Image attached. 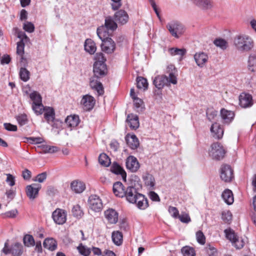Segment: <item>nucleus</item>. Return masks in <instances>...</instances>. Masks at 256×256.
Returning <instances> with one entry per match:
<instances>
[{"label":"nucleus","mask_w":256,"mask_h":256,"mask_svg":"<svg viewBox=\"0 0 256 256\" xmlns=\"http://www.w3.org/2000/svg\"><path fill=\"white\" fill-rule=\"evenodd\" d=\"M234 42L236 50L242 52H249L254 46V40L246 35H240L236 36Z\"/></svg>","instance_id":"obj_1"},{"label":"nucleus","mask_w":256,"mask_h":256,"mask_svg":"<svg viewBox=\"0 0 256 256\" xmlns=\"http://www.w3.org/2000/svg\"><path fill=\"white\" fill-rule=\"evenodd\" d=\"M95 62L93 66L94 76L101 78L106 74L107 68L105 63L106 58L102 52H97L94 56Z\"/></svg>","instance_id":"obj_2"},{"label":"nucleus","mask_w":256,"mask_h":256,"mask_svg":"<svg viewBox=\"0 0 256 256\" xmlns=\"http://www.w3.org/2000/svg\"><path fill=\"white\" fill-rule=\"evenodd\" d=\"M96 33L99 38L102 40L100 45L102 50L106 54H112L116 50V44L113 40L109 37L104 38L106 32H103L100 28H97Z\"/></svg>","instance_id":"obj_3"},{"label":"nucleus","mask_w":256,"mask_h":256,"mask_svg":"<svg viewBox=\"0 0 256 256\" xmlns=\"http://www.w3.org/2000/svg\"><path fill=\"white\" fill-rule=\"evenodd\" d=\"M225 154L226 151L220 143L215 142L211 145L210 155L212 159L220 160L224 158Z\"/></svg>","instance_id":"obj_4"},{"label":"nucleus","mask_w":256,"mask_h":256,"mask_svg":"<svg viewBox=\"0 0 256 256\" xmlns=\"http://www.w3.org/2000/svg\"><path fill=\"white\" fill-rule=\"evenodd\" d=\"M170 34L174 38H178L184 32V26L178 22L174 21L166 25Z\"/></svg>","instance_id":"obj_5"},{"label":"nucleus","mask_w":256,"mask_h":256,"mask_svg":"<svg viewBox=\"0 0 256 256\" xmlns=\"http://www.w3.org/2000/svg\"><path fill=\"white\" fill-rule=\"evenodd\" d=\"M220 176L224 182H230L234 178L233 170L228 164H222L221 166Z\"/></svg>","instance_id":"obj_6"},{"label":"nucleus","mask_w":256,"mask_h":256,"mask_svg":"<svg viewBox=\"0 0 256 256\" xmlns=\"http://www.w3.org/2000/svg\"><path fill=\"white\" fill-rule=\"evenodd\" d=\"M90 208L95 212H100L102 208V203L100 197L96 195H91L88 198Z\"/></svg>","instance_id":"obj_7"},{"label":"nucleus","mask_w":256,"mask_h":256,"mask_svg":"<svg viewBox=\"0 0 256 256\" xmlns=\"http://www.w3.org/2000/svg\"><path fill=\"white\" fill-rule=\"evenodd\" d=\"M226 238L231 241L234 246L238 248H242L244 246V242L242 240H240L234 231L226 229L224 230Z\"/></svg>","instance_id":"obj_8"},{"label":"nucleus","mask_w":256,"mask_h":256,"mask_svg":"<svg viewBox=\"0 0 256 256\" xmlns=\"http://www.w3.org/2000/svg\"><path fill=\"white\" fill-rule=\"evenodd\" d=\"M126 166L127 170L130 172H136L140 168V164L135 156H130L126 160Z\"/></svg>","instance_id":"obj_9"},{"label":"nucleus","mask_w":256,"mask_h":256,"mask_svg":"<svg viewBox=\"0 0 256 256\" xmlns=\"http://www.w3.org/2000/svg\"><path fill=\"white\" fill-rule=\"evenodd\" d=\"M54 222L58 224H62L66 220V212L64 210L57 208L52 214Z\"/></svg>","instance_id":"obj_10"},{"label":"nucleus","mask_w":256,"mask_h":256,"mask_svg":"<svg viewBox=\"0 0 256 256\" xmlns=\"http://www.w3.org/2000/svg\"><path fill=\"white\" fill-rule=\"evenodd\" d=\"M41 188V186L40 184H32L27 186L26 187V194L28 198L31 200H34L37 198L38 192Z\"/></svg>","instance_id":"obj_11"},{"label":"nucleus","mask_w":256,"mask_h":256,"mask_svg":"<svg viewBox=\"0 0 256 256\" xmlns=\"http://www.w3.org/2000/svg\"><path fill=\"white\" fill-rule=\"evenodd\" d=\"M95 102V99L92 96L86 94L83 96L80 104L82 105L84 110L89 111L93 108Z\"/></svg>","instance_id":"obj_12"},{"label":"nucleus","mask_w":256,"mask_h":256,"mask_svg":"<svg viewBox=\"0 0 256 256\" xmlns=\"http://www.w3.org/2000/svg\"><path fill=\"white\" fill-rule=\"evenodd\" d=\"M239 104L244 108L252 106L253 104L252 95L245 92L242 93L239 96Z\"/></svg>","instance_id":"obj_13"},{"label":"nucleus","mask_w":256,"mask_h":256,"mask_svg":"<svg viewBox=\"0 0 256 256\" xmlns=\"http://www.w3.org/2000/svg\"><path fill=\"white\" fill-rule=\"evenodd\" d=\"M97 76H94L90 78V86L92 89L96 91L98 96L104 94V89L102 84L98 80Z\"/></svg>","instance_id":"obj_14"},{"label":"nucleus","mask_w":256,"mask_h":256,"mask_svg":"<svg viewBox=\"0 0 256 256\" xmlns=\"http://www.w3.org/2000/svg\"><path fill=\"white\" fill-rule=\"evenodd\" d=\"M139 194L135 187L129 186L126 189V196L124 198L129 203L132 204L135 202L136 197Z\"/></svg>","instance_id":"obj_15"},{"label":"nucleus","mask_w":256,"mask_h":256,"mask_svg":"<svg viewBox=\"0 0 256 256\" xmlns=\"http://www.w3.org/2000/svg\"><path fill=\"white\" fill-rule=\"evenodd\" d=\"M105 218L111 224H115L118 221V212L114 209L109 208L104 212Z\"/></svg>","instance_id":"obj_16"},{"label":"nucleus","mask_w":256,"mask_h":256,"mask_svg":"<svg viewBox=\"0 0 256 256\" xmlns=\"http://www.w3.org/2000/svg\"><path fill=\"white\" fill-rule=\"evenodd\" d=\"M128 14L123 10L117 11L114 16L115 21L122 25L126 24L128 20Z\"/></svg>","instance_id":"obj_17"},{"label":"nucleus","mask_w":256,"mask_h":256,"mask_svg":"<svg viewBox=\"0 0 256 256\" xmlns=\"http://www.w3.org/2000/svg\"><path fill=\"white\" fill-rule=\"evenodd\" d=\"M135 204L138 208L144 210L149 206L147 198L142 194H139L136 197L135 202L132 203Z\"/></svg>","instance_id":"obj_18"},{"label":"nucleus","mask_w":256,"mask_h":256,"mask_svg":"<svg viewBox=\"0 0 256 256\" xmlns=\"http://www.w3.org/2000/svg\"><path fill=\"white\" fill-rule=\"evenodd\" d=\"M128 146L132 150H136L140 146L138 139L135 134H127L125 137Z\"/></svg>","instance_id":"obj_19"},{"label":"nucleus","mask_w":256,"mask_h":256,"mask_svg":"<svg viewBox=\"0 0 256 256\" xmlns=\"http://www.w3.org/2000/svg\"><path fill=\"white\" fill-rule=\"evenodd\" d=\"M168 82V77L166 75L158 76L153 81V84L158 90H162Z\"/></svg>","instance_id":"obj_20"},{"label":"nucleus","mask_w":256,"mask_h":256,"mask_svg":"<svg viewBox=\"0 0 256 256\" xmlns=\"http://www.w3.org/2000/svg\"><path fill=\"white\" fill-rule=\"evenodd\" d=\"M210 131L213 137L216 139H220L223 136L224 128L217 122H215L212 125Z\"/></svg>","instance_id":"obj_21"},{"label":"nucleus","mask_w":256,"mask_h":256,"mask_svg":"<svg viewBox=\"0 0 256 256\" xmlns=\"http://www.w3.org/2000/svg\"><path fill=\"white\" fill-rule=\"evenodd\" d=\"M126 189L123 184L120 182H116L113 184V192L118 197L124 198L126 196Z\"/></svg>","instance_id":"obj_22"},{"label":"nucleus","mask_w":256,"mask_h":256,"mask_svg":"<svg viewBox=\"0 0 256 256\" xmlns=\"http://www.w3.org/2000/svg\"><path fill=\"white\" fill-rule=\"evenodd\" d=\"M71 190L76 194H80L86 189L85 184L80 180H73L70 183Z\"/></svg>","instance_id":"obj_23"},{"label":"nucleus","mask_w":256,"mask_h":256,"mask_svg":"<svg viewBox=\"0 0 256 256\" xmlns=\"http://www.w3.org/2000/svg\"><path fill=\"white\" fill-rule=\"evenodd\" d=\"M220 116L223 123L229 124L234 120V113L232 111L222 108L220 110Z\"/></svg>","instance_id":"obj_24"},{"label":"nucleus","mask_w":256,"mask_h":256,"mask_svg":"<svg viewBox=\"0 0 256 256\" xmlns=\"http://www.w3.org/2000/svg\"><path fill=\"white\" fill-rule=\"evenodd\" d=\"M177 70L173 64H170L166 68V73L168 74L170 82L176 84H177V78L176 76Z\"/></svg>","instance_id":"obj_25"},{"label":"nucleus","mask_w":256,"mask_h":256,"mask_svg":"<svg viewBox=\"0 0 256 256\" xmlns=\"http://www.w3.org/2000/svg\"><path fill=\"white\" fill-rule=\"evenodd\" d=\"M128 124L132 130H136L139 127L138 117L136 114H130L128 115L126 120Z\"/></svg>","instance_id":"obj_26"},{"label":"nucleus","mask_w":256,"mask_h":256,"mask_svg":"<svg viewBox=\"0 0 256 256\" xmlns=\"http://www.w3.org/2000/svg\"><path fill=\"white\" fill-rule=\"evenodd\" d=\"M194 58L196 64L200 68H202L208 60V56L205 53L198 52L194 56Z\"/></svg>","instance_id":"obj_27"},{"label":"nucleus","mask_w":256,"mask_h":256,"mask_svg":"<svg viewBox=\"0 0 256 256\" xmlns=\"http://www.w3.org/2000/svg\"><path fill=\"white\" fill-rule=\"evenodd\" d=\"M111 172L117 175H120L124 180H126V174L124 168L117 162H114L112 164L110 168Z\"/></svg>","instance_id":"obj_28"},{"label":"nucleus","mask_w":256,"mask_h":256,"mask_svg":"<svg viewBox=\"0 0 256 256\" xmlns=\"http://www.w3.org/2000/svg\"><path fill=\"white\" fill-rule=\"evenodd\" d=\"M44 118L48 124H51L52 121L54 120L55 118L54 110L52 107L46 106L44 110Z\"/></svg>","instance_id":"obj_29"},{"label":"nucleus","mask_w":256,"mask_h":256,"mask_svg":"<svg viewBox=\"0 0 256 256\" xmlns=\"http://www.w3.org/2000/svg\"><path fill=\"white\" fill-rule=\"evenodd\" d=\"M65 122L68 127L74 128L79 124V117L77 115L68 116L65 120Z\"/></svg>","instance_id":"obj_30"},{"label":"nucleus","mask_w":256,"mask_h":256,"mask_svg":"<svg viewBox=\"0 0 256 256\" xmlns=\"http://www.w3.org/2000/svg\"><path fill=\"white\" fill-rule=\"evenodd\" d=\"M198 6L203 10L210 9L212 7V0H192Z\"/></svg>","instance_id":"obj_31"},{"label":"nucleus","mask_w":256,"mask_h":256,"mask_svg":"<svg viewBox=\"0 0 256 256\" xmlns=\"http://www.w3.org/2000/svg\"><path fill=\"white\" fill-rule=\"evenodd\" d=\"M84 48L86 51L90 54H94L96 50L95 42L90 38L86 40Z\"/></svg>","instance_id":"obj_32"},{"label":"nucleus","mask_w":256,"mask_h":256,"mask_svg":"<svg viewBox=\"0 0 256 256\" xmlns=\"http://www.w3.org/2000/svg\"><path fill=\"white\" fill-rule=\"evenodd\" d=\"M104 25L108 30L114 31L118 28V24L114 18L108 16L106 18Z\"/></svg>","instance_id":"obj_33"},{"label":"nucleus","mask_w":256,"mask_h":256,"mask_svg":"<svg viewBox=\"0 0 256 256\" xmlns=\"http://www.w3.org/2000/svg\"><path fill=\"white\" fill-rule=\"evenodd\" d=\"M43 246L44 248L53 251L57 248V242L53 238H46L44 242Z\"/></svg>","instance_id":"obj_34"},{"label":"nucleus","mask_w":256,"mask_h":256,"mask_svg":"<svg viewBox=\"0 0 256 256\" xmlns=\"http://www.w3.org/2000/svg\"><path fill=\"white\" fill-rule=\"evenodd\" d=\"M11 250L14 256H20L23 253V246L20 242H16L11 246Z\"/></svg>","instance_id":"obj_35"},{"label":"nucleus","mask_w":256,"mask_h":256,"mask_svg":"<svg viewBox=\"0 0 256 256\" xmlns=\"http://www.w3.org/2000/svg\"><path fill=\"white\" fill-rule=\"evenodd\" d=\"M222 198L228 204H232L234 202V196L232 192L230 190H226L222 193Z\"/></svg>","instance_id":"obj_36"},{"label":"nucleus","mask_w":256,"mask_h":256,"mask_svg":"<svg viewBox=\"0 0 256 256\" xmlns=\"http://www.w3.org/2000/svg\"><path fill=\"white\" fill-rule=\"evenodd\" d=\"M204 250L208 256H218L217 248L210 244H207Z\"/></svg>","instance_id":"obj_37"},{"label":"nucleus","mask_w":256,"mask_h":256,"mask_svg":"<svg viewBox=\"0 0 256 256\" xmlns=\"http://www.w3.org/2000/svg\"><path fill=\"white\" fill-rule=\"evenodd\" d=\"M122 234L120 231H114L112 232V238L114 243L116 246H120L122 242Z\"/></svg>","instance_id":"obj_38"},{"label":"nucleus","mask_w":256,"mask_h":256,"mask_svg":"<svg viewBox=\"0 0 256 256\" xmlns=\"http://www.w3.org/2000/svg\"><path fill=\"white\" fill-rule=\"evenodd\" d=\"M148 84L147 80L142 76H138L136 78V86L138 89H143L146 90L148 88Z\"/></svg>","instance_id":"obj_39"},{"label":"nucleus","mask_w":256,"mask_h":256,"mask_svg":"<svg viewBox=\"0 0 256 256\" xmlns=\"http://www.w3.org/2000/svg\"><path fill=\"white\" fill-rule=\"evenodd\" d=\"M146 186L153 188L155 185V179L154 176L148 173H146L142 177Z\"/></svg>","instance_id":"obj_40"},{"label":"nucleus","mask_w":256,"mask_h":256,"mask_svg":"<svg viewBox=\"0 0 256 256\" xmlns=\"http://www.w3.org/2000/svg\"><path fill=\"white\" fill-rule=\"evenodd\" d=\"M99 163L104 166H108L110 164V158L104 153H102L98 156Z\"/></svg>","instance_id":"obj_41"},{"label":"nucleus","mask_w":256,"mask_h":256,"mask_svg":"<svg viewBox=\"0 0 256 256\" xmlns=\"http://www.w3.org/2000/svg\"><path fill=\"white\" fill-rule=\"evenodd\" d=\"M12 30L14 32V34H16L17 37L19 38L20 40H22V42H24V41H29V38L26 35V34L24 32L20 30L18 28H14Z\"/></svg>","instance_id":"obj_42"},{"label":"nucleus","mask_w":256,"mask_h":256,"mask_svg":"<svg viewBox=\"0 0 256 256\" xmlns=\"http://www.w3.org/2000/svg\"><path fill=\"white\" fill-rule=\"evenodd\" d=\"M23 242L25 246L30 247L34 246L35 244V241L32 235L26 234L23 238Z\"/></svg>","instance_id":"obj_43"},{"label":"nucleus","mask_w":256,"mask_h":256,"mask_svg":"<svg viewBox=\"0 0 256 256\" xmlns=\"http://www.w3.org/2000/svg\"><path fill=\"white\" fill-rule=\"evenodd\" d=\"M184 256H195L194 249L189 246H184L181 250Z\"/></svg>","instance_id":"obj_44"},{"label":"nucleus","mask_w":256,"mask_h":256,"mask_svg":"<svg viewBox=\"0 0 256 256\" xmlns=\"http://www.w3.org/2000/svg\"><path fill=\"white\" fill-rule=\"evenodd\" d=\"M32 108L36 114L40 115L44 112L46 106H43L42 102L39 104H32Z\"/></svg>","instance_id":"obj_45"},{"label":"nucleus","mask_w":256,"mask_h":256,"mask_svg":"<svg viewBox=\"0 0 256 256\" xmlns=\"http://www.w3.org/2000/svg\"><path fill=\"white\" fill-rule=\"evenodd\" d=\"M19 74L20 79L24 82H27L30 79V72L24 68H20Z\"/></svg>","instance_id":"obj_46"},{"label":"nucleus","mask_w":256,"mask_h":256,"mask_svg":"<svg viewBox=\"0 0 256 256\" xmlns=\"http://www.w3.org/2000/svg\"><path fill=\"white\" fill-rule=\"evenodd\" d=\"M168 51L172 56L179 55L183 56L186 54V50L185 48H169Z\"/></svg>","instance_id":"obj_47"},{"label":"nucleus","mask_w":256,"mask_h":256,"mask_svg":"<svg viewBox=\"0 0 256 256\" xmlns=\"http://www.w3.org/2000/svg\"><path fill=\"white\" fill-rule=\"evenodd\" d=\"M42 148V152L40 153H54L58 150V148L55 146L43 145Z\"/></svg>","instance_id":"obj_48"},{"label":"nucleus","mask_w":256,"mask_h":256,"mask_svg":"<svg viewBox=\"0 0 256 256\" xmlns=\"http://www.w3.org/2000/svg\"><path fill=\"white\" fill-rule=\"evenodd\" d=\"M72 213L73 216L77 218H81L84 214V212L78 204L74 206Z\"/></svg>","instance_id":"obj_49"},{"label":"nucleus","mask_w":256,"mask_h":256,"mask_svg":"<svg viewBox=\"0 0 256 256\" xmlns=\"http://www.w3.org/2000/svg\"><path fill=\"white\" fill-rule=\"evenodd\" d=\"M30 98L33 101L32 104H39L42 102V98L40 94L34 92L30 94Z\"/></svg>","instance_id":"obj_50"},{"label":"nucleus","mask_w":256,"mask_h":256,"mask_svg":"<svg viewBox=\"0 0 256 256\" xmlns=\"http://www.w3.org/2000/svg\"><path fill=\"white\" fill-rule=\"evenodd\" d=\"M214 44L222 50H226L227 48V42L222 38H216L214 42Z\"/></svg>","instance_id":"obj_51"},{"label":"nucleus","mask_w":256,"mask_h":256,"mask_svg":"<svg viewBox=\"0 0 256 256\" xmlns=\"http://www.w3.org/2000/svg\"><path fill=\"white\" fill-rule=\"evenodd\" d=\"M232 214L229 210L224 211L222 214V218L226 223L230 224L232 220Z\"/></svg>","instance_id":"obj_52"},{"label":"nucleus","mask_w":256,"mask_h":256,"mask_svg":"<svg viewBox=\"0 0 256 256\" xmlns=\"http://www.w3.org/2000/svg\"><path fill=\"white\" fill-rule=\"evenodd\" d=\"M48 124L52 126V129L56 128L58 130V134H59V131L62 129V122L58 119L54 118V120L52 121L51 124Z\"/></svg>","instance_id":"obj_53"},{"label":"nucleus","mask_w":256,"mask_h":256,"mask_svg":"<svg viewBox=\"0 0 256 256\" xmlns=\"http://www.w3.org/2000/svg\"><path fill=\"white\" fill-rule=\"evenodd\" d=\"M16 120L20 126L25 125L28 122L27 116L25 114L18 115L16 116Z\"/></svg>","instance_id":"obj_54"},{"label":"nucleus","mask_w":256,"mask_h":256,"mask_svg":"<svg viewBox=\"0 0 256 256\" xmlns=\"http://www.w3.org/2000/svg\"><path fill=\"white\" fill-rule=\"evenodd\" d=\"M34 26L32 22L26 21L23 24V29L28 32H34Z\"/></svg>","instance_id":"obj_55"},{"label":"nucleus","mask_w":256,"mask_h":256,"mask_svg":"<svg viewBox=\"0 0 256 256\" xmlns=\"http://www.w3.org/2000/svg\"><path fill=\"white\" fill-rule=\"evenodd\" d=\"M24 142H28V143H30V144H40L42 142V139L41 138H40V137H36V138H34V137L26 138V137H25V138H24Z\"/></svg>","instance_id":"obj_56"},{"label":"nucleus","mask_w":256,"mask_h":256,"mask_svg":"<svg viewBox=\"0 0 256 256\" xmlns=\"http://www.w3.org/2000/svg\"><path fill=\"white\" fill-rule=\"evenodd\" d=\"M133 100L134 102V106L137 112L142 111L143 109L142 105L144 104L142 100L138 97L134 98V99Z\"/></svg>","instance_id":"obj_57"},{"label":"nucleus","mask_w":256,"mask_h":256,"mask_svg":"<svg viewBox=\"0 0 256 256\" xmlns=\"http://www.w3.org/2000/svg\"><path fill=\"white\" fill-rule=\"evenodd\" d=\"M24 43L22 40L17 42L16 54L22 56L24 54Z\"/></svg>","instance_id":"obj_58"},{"label":"nucleus","mask_w":256,"mask_h":256,"mask_svg":"<svg viewBox=\"0 0 256 256\" xmlns=\"http://www.w3.org/2000/svg\"><path fill=\"white\" fill-rule=\"evenodd\" d=\"M78 249L80 253L84 256H88L90 255L91 252V250L85 246H82L81 244L78 246Z\"/></svg>","instance_id":"obj_59"},{"label":"nucleus","mask_w":256,"mask_h":256,"mask_svg":"<svg viewBox=\"0 0 256 256\" xmlns=\"http://www.w3.org/2000/svg\"><path fill=\"white\" fill-rule=\"evenodd\" d=\"M217 111L213 108H208L206 110V116L210 121H212L217 115Z\"/></svg>","instance_id":"obj_60"},{"label":"nucleus","mask_w":256,"mask_h":256,"mask_svg":"<svg viewBox=\"0 0 256 256\" xmlns=\"http://www.w3.org/2000/svg\"><path fill=\"white\" fill-rule=\"evenodd\" d=\"M196 238L198 242L201 244H204L206 242V238L203 232L201 230H199L196 233Z\"/></svg>","instance_id":"obj_61"},{"label":"nucleus","mask_w":256,"mask_h":256,"mask_svg":"<svg viewBox=\"0 0 256 256\" xmlns=\"http://www.w3.org/2000/svg\"><path fill=\"white\" fill-rule=\"evenodd\" d=\"M168 212L173 218H178L179 212L176 207L170 206L168 208Z\"/></svg>","instance_id":"obj_62"},{"label":"nucleus","mask_w":256,"mask_h":256,"mask_svg":"<svg viewBox=\"0 0 256 256\" xmlns=\"http://www.w3.org/2000/svg\"><path fill=\"white\" fill-rule=\"evenodd\" d=\"M178 218L180 219V222L184 223L187 224L190 222V218L189 215L186 213L182 214L180 215L179 214Z\"/></svg>","instance_id":"obj_63"},{"label":"nucleus","mask_w":256,"mask_h":256,"mask_svg":"<svg viewBox=\"0 0 256 256\" xmlns=\"http://www.w3.org/2000/svg\"><path fill=\"white\" fill-rule=\"evenodd\" d=\"M47 174L46 172H43L41 174H40L36 176V179L34 180V181H38L39 182H44L46 178Z\"/></svg>","instance_id":"obj_64"}]
</instances>
